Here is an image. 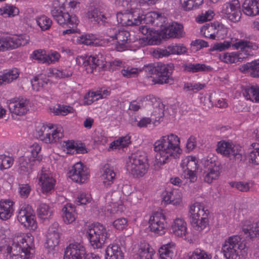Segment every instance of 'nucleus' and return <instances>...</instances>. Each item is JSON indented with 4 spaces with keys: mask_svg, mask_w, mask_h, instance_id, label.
Instances as JSON below:
<instances>
[{
    "mask_svg": "<svg viewBox=\"0 0 259 259\" xmlns=\"http://www.w3.org/2000/svg\"><path fill=\"white\" fill-rule=\"evenodd\" d=\"M180 144V138L172 133L162 136L157 140L153 145L155 164L161 166L172 159L179 158L182 153Z\"/></svg>",
    "mask_w": 259,
    "mask_h": 259,
    "instance_id": "nucleus-1",
    "label": "nucleus"
},
{
    "mask_svg": "<svg viewBox=\"0 0 259 259\" xmlns=\"http://www.w3.org/2000/svg\"><path fill=\"white\" fill-rule=\"evenodd\" d=\"M34 247V238L31 234L15 235L7 247L5 259H31Z\"/></svg>",
    "mask_w": 259,
    "mask_h": 259,
    "instance_id": "nucleus-2",
    "label": "nucleus"
},
{
    "mask_svg": "<svg viewBox=\"0 0 259 259\" xmlns=\"http://www.w3.org/2000/svg\"><path fill=\"white\" fill-rule=\"evenodd\" d=\"M232 46L236 49H240L242 53L239 54L236 52L222 53L219 56V59L221 61L228 64H232L241 61V59L242 58L252 55V50H256L258 48L257 46L255 43L244 40H240Z\"/></svg>",
    "mask_w": 259,
    "mask_h": 259,
    "instance_id": "nucleus-3",
    "label": "nucleus"
},
{
    "mask_svg": "<svg viewBox=\"0 0 259 259\" xmlns=\"http://www.w3.org/2000/svg\"><path fill=\"white\" fill-rule=\"evenodd\" d=\"M35 135L46 143H55L63 138L64 133L61 125L49 123L39 124L36 127Z\"/></svg>",
    "mask_w": 259,
    "mask_h": 259,
    "instance_id": "nucleus-4",
    "label": "nucleus"
},
{
    "mask_svg": "<svg viewBox=\"0 0 259 259\" xmlns=\"http://www.w3.org/2000/svg\"><path fill=\"white\" fill-rule=\"evenodd\" d=\"M189 217L194 230L201 232L208 225V214L200 202H195L189 206Z\"/></svg>",
    "mask_w": 259,
    "mask_h": 259,
    "instance_id": "nucleus-5",
    "label": "nucleus"
},
{
    "mask_svg": "<svg viewBox=\"0 0 259 259\" xmlns=\"http://www.w3.org/2000/svg\"><path fill=\"white\" fill-rule=\"evenodd\" d=\"M86 235L94 248H101L107 242L110 235L105 226L98 223L88 226Z\"/></svg>",
    "mask_w": 259,
    "mask_h": 259,
    "instance_id": "nucleus-6",
    "label": "nucleus"
},
{
    "mask_svg": "<svg viewBox=\"0 0 259 259\" xmlns=\"http://www.w3.org/2000/svg\"><path fill=\"white\" fill-rule=\"evenodd\" d=\"M245 248V244L239 236L229 237L222 246V251L227 259H237L240 252Z\"/></svg>",
    "mask_w": 259,
    "mask_h": 259,
    "instance_id": "nucleus-7",
    "label": "nucleus"
},
{
    "mask_svg": "<svg viewBox=\"0 0 259 259\" xmlns=\"http://www.w3.org/2000/svg\"><path fill=\"white\" fill-rule=\"evenodd\" d=\"M126 168L134 177L141 178L147 172L148 164L146 162L145 156L138 154H133L128 158Z\"/></svg>",
    "mask_w": 259,
    "mask_h": 259,
    "instance_id": "nucleus-8",
    "label": "nucleus"
},
{
    "mask_svg": "<svg viewBox=\"0 0 259 259\" xmlns=\"http://www.w3.org/2000/svg\"><path fill=\"white\" fill-rule=\"evenodd\" d=\"M216 150L218 153L229 157L230 159L234 160L237 162L241 161L245 158L241 147L228 141L218 142Z\"/></svg>",
    "mask_w": 259,
    "mask_h": 259,
    "instance_id": "nucleus-9",
    "label": "nucleus"
},
{
    "mask_svg": "<svg viewBox=\"0 0 259 259\" xmlns=\"http://www.w3.org/2000/svg\"><path fill=\"white\" fill-rule=\"evenodd\" d=\"M107 34L110 38L116 40L115 49L117 51L122 52L129 49V44L131 41L129 32L114 27L108 29Z\"/></svg>",
    "mask_w": 259,
    "mask_h": 259,
    "instance_id": "nucleus-10",
    "label": "nucleus"
},
{
    "mask_svg": "<svg viewBox=\"0 0 259 259\" xmlns=\"http://www.w3.org/2000/svg\"><path fill=\"white\" fill-rule=\"evenodd\" d=\"M18 221L24 227L31 230H35L37 227L35 216L31 206L28 204H23L17 215Z\"/></svg>",
    "mask_w": 259,
    "mask_h": 259,
    "instance_id": "nucleus-11",
    "label": "nucleus"
},
{
    "mask_svg": "<svg viewBox=\"0 0 259 259\" xmlns=\"http://www.w3.org/2000/svg\"><path fill=\"white\" fill-rule=\"evenodd\" d=\"M222 13L228 20L233 22H237L241 17L240 4L238 0H232L224 5Z\"/></svg>",
    "mask_w": 259,
    "mask_h": 259,
    "instance_id": "nucleus-12",
    "label": "nucleus"
},
{
    "mask_svg": "<svg viewBox=\"0 0 259 259\" xmlns=\"http://www.w3.org/2000/svg\"><path fill=\"white\" fill-rule=\"evenodd\" d=\"M59 226L57 222H54L49 228L45 246L49 252L54 251L59 245L61 236Z\"/></svg>",
    "mask_w": 259,
    "mask_h": 259,
    "instance_id": "nucleus-13",
    "label": "nucleus"
},
{
    "mask_svg": "<svg viewBox=\"0 0 259 259\" xmlns=\"http://www.w3.org/2000/svg\"><path fill=\"white\" fill-rule=\"evenodd\" d=\"M68 177L72 181L83 183L90 177V172L87 167L81 162L74 164L68 172Z\"/></svg>",
    "mask_w": 259,
    "mask_h": 259,
    "instance_id": "nucleus-14",
    "label": "nucleus"
},
{
    "mask_svg": "<svg viewBox=\"0 0 259 259\" xmlns=\"http://www.w3.org/2000/svg\"><path fill=\"white\" fill-rule=\"evenodd\" d=\"M51 13L54 19L60 25H77L79 23V20L75 15H70L62 10L52 9Z\"/></svg>",
    "mask_w": 259,
    "mask_h": 259,
    "instance_id": "nucleus-15",
    "label": "nucleus"
},
{
    "mask_svg": "<svg viewBox=\"0 0 259 259\" xmlns=\"http://www.w3.org/2000/svg\"><path fill=\"white\" fill-rule=\"evenodd\" d=\"M38 185L44 194L51 193L54 190L56 181L51 174L45 168H42L38 174Z\"/></svg>",
    "mask_w": 259,
    "mask_h": 259,
    "instance_id": "nucleus-16",
    "label": "nucleus"
},
{
    "mask_svg": "<svg viewBox=\"0 0 259 259\" xmlns=\"http://www.w3.org/2000/svg\"><path fill=\"white\" fill-rule=\"evenodd\" d=\"M29 101L22 97L15 98L7 102L10 111L16 115H23L28 110Z\"/></svg>",
    "mask_w": 259,
    "mask_h": 259,
    "instance_id": "nucleus-17",
    "label": "nucleus"
},
{
    "mask_svg": "<svg viewBox=\"0 0 259 259\" xmlns=\"http://www.w3.org/2000/svg\"><path fill=\"white\" fill-rule=\"evenodd\" d=\"M149 225L152 232L159 235L163 234L166 227L165 215L159 212L154 213L149 218Z\"/></svg>",
    "mask_w": 259,
    "mask_h": 259,
    "instance_id": "nucleus-18",
    "label": "nucleus"
},
{
    "mask_svg": "<svg viewBox=\"0 0 259 259\" xmlns=\"http://www.w3.org/2000/svg\"><path fill=\"white\" fill-rule=\"evenodd\" d=\"M85 249L82 243L74 242L66 247L64 259H84Z\"/></svg>",
    "mask_w": 259,
    "mask_h": 259,
    "instance_id": "nucleus-19",
    "label": "nucleus"
},
{
    "mask_svg": "<svg viewBox=\"0 0 259 259\" xmlns=\"http://www.w3.org/2000/svg\"><path fill=\"white\" fill-rule=\"evenodd\" d=\"M205 170L203 172V179L205 182L210 184L217 180L220 174V167L211 159L205 162Z\"/></svg>",
    "mask_w": 259,
    "mask_h": 259,
    "instance_id": "nucleus-20",
    "label": "nucleus"
},
{
    "mask_svg": "<svg viewBox=\"0 0 259 259\" xmlns=\"http://www.w3.org/2000/svg\"><path fill=\"white\" fill-rule=\"evenodd\" d=\"M154 72L158 77V83H171L173 81L170 77L171 66L170 65L158 63L154 67Z\"/></svg>",
    "mask_w": 259,
    "mask_h": 259,
    "instance_id": "nucleus-21",
    "label": "nucleus"
},
{
    "mask_svg": "<svg viewBox=\"0 0 259 259\" xmlns=\"http://www.w3.org/2000/svg\"><path fill=\"white\" fill-rule=\"evenodd\" d=\"M39 159H32L31 157L23 156L19 159V171L25 175L30 174L34 167L39 163Z\"/></svg>",
    "mask_w": 259,
    "mask_h": 259,
    "instance_id": "nucleus-22",
    "label": "nucleus"
},
{
    "mask_svg": "<svg viewBox=\"0 0 259 259\" xmlns=\"http://www.w3.org/2000/svg\"><path fill=\"white\" fill-rule=\"evenodd\" d=\"M141 17L143 19L142 24H151L161 27L163 26V23L166 20L163 15L156 12H150L145 15H144L142 12Z\"/></svg>",
    "mask_w": 259,
    "mask_h": 259,
    "instance_id": "nucleus-23",
    "label": "nucleus"
},
{
    "mask_svg": "<svg viewBox=\"0 0 259 259\" xmlns=\"http://www.w3.org/2000/svg\"><path fill=\"white\" fill-rule=\"evenodd\" d=\"M186 222L181 218H177L174 220L171 226L172 233L176 236L183 238L187 233Z\"/></svg>",
    "mask_w": 259,
    "mask_h": 259,
    "instance_id": "nucleus-24",
    "label": "nucleus"
},
{
    "mask_svg": "<svg viewBox=\"0 0 259 259\" xmlns=\"http://www.w3.org/2000/svg\"><path fill=\"white\" fill-rule=\"evenodd\" d=\"M62 217L63 222L66 224H70L74 222L76 218L75 208L71 203H66L62 208Z\"/></svg>",
    "mask_w": 259,
    "mask_h": 259,
    "instance_id": "nucleus-25",
    "label": "nucleus"
},
{
    "mask_svg": "<svg viewBox=\"0 0 259 259\" xmlns=\"http://www.w3.org/2000/svg\"><path fill=\"white\" fill-rule=\"evenodd\" d=\"M154 254V250L148 244L141 243L134 256L135 259H153Z\"/></svg>",
    "mask_w": 259,
    "mask_h": 259,
    "instance_id": "nucleus-26",
    "label": "nucleus"
},
{
    "mask_svg": "<svg viewBox=\"0 0 259 259\" xmlns=\"http://www.w3.org/2000/svg\"><path fill=\"white\" fill-rule=\"evenodd\" d=\"M14 202L9 199L0 201V219L7 220L10 219L14 212Z\"/></svg>",
    "mask_w": 259,
    "mask_h": 259,
    "instance_id": "nucleus-27",
    "label": "nucleus"
},
{
    "mask_svg": "<svg viewBox=\"0 0 259 259\" xmlns=\"http://www.w3.org/2000/svg\"><path fill=\"white\" fill-rule=\"evenodd\" d=\"M182 68L184 71L192 73L199 72L207 73L212 71V68L210 66L201 63H184L182 65Z\"/></svg>",
    "mask_w": 259,
    "mask_h": 259,
    "instance_id": "nucleus-28",
    "label": "nucleus"
},
{
    "mask_svg": "<svg viewBox=\"0 0 259 259\" xmlns=\"http://www.w3.org/2000/svg\"><path fill=\"white\" fill-rule=\"evenodd\" d=\"M242 94L246 100L259 103V85L257 84L247 85L243 89Z\"/></svg>",
    "mask_w": 259,
    "mask_h": 259,
    "instance_id": "nucleus-29",
    "label": "nucleus"
},
{
    "mask_svg": "<svg viewBox=\"0 0 259 259\" xmlns=\"http://www.w3.org/2000/svg\"><path fill=\"white\" fill-rule=\"evenodd\" d=\"M115 176L116 174L114 170L105 165L101 171L100 179L104 187H109L113 184L115 180Z\"/></svg>",
    "mask_w": 259,
    "mask_h": 259,
    "instance_id": "nucleus-30",
    "label": "nucleus"
},
{
    "mask_svg": "<svg viewBox=\"0 0 259 259\" xmlns=\"http://www.w3.org/2000/svg\"><path fill=\"white\" fill-rule=\"evenodd\" d=\"M163 199L167 204L179 205L182 203V193L178 189H172L170 191H166L163 195Z\"/></svg>",
    "mask_w": 259,
    "mask_h": 259,
    "instance_id": "nucleus-31",
    "label": "nucleus"
},
{
    "mask_svg": "<svg viewBox=\"0 0 259 259\" xmlns=\"http://www.w3.org/2000/svg\"><path fill=\"white\" fill-rule=\"evenodd\" d=\"M243 12L248 16L259 14V0H245L242 5Z\"/></svg>",
    "mask_w": 259,
    "mask_h": 259,
    "instance_id": "nucleus-32",
    "label": "nucleus"
},
{
    "mask_svg": "<svg viewBox=\"0 0 259 259\" xmlns=\"http://www.w3.org/2000/svg\"><path fill=\"white\" fill-rule=\"evenodd\" d=\"M9 37L10 49H14L27 45L30 40L29 36L26 34L15 35Z\"/></svg>",
    "mask_w": 259,
    "mask_h": 259,
    "instance_id": "nucleus-33",
    "label": "nucleus"
},
{
    "mask_svg": "<svg viewBox=\"0 0 259 259\" xmlns=\"http://www.w3.org/2000/svg\"><path fill=\"white\" fill-rule=\"evenodd\" d=\"M82 62V65L84 67H89L92 70L96 68L97 66H103L104 64L102 60L99 59L98 56H90L87 59L82 56L78 57L76 59V61H78L79 64H81V61Z\"/></svg>",
    "mask_w": 259,
    "mask_h": 259,
    "instance_id": "nucleus-34",
    "label": "nucleus"
},
{
    "mask_svg": "<svg viewBox=\"0 0 259 259\" xmlns=\"http://www.w3.org/2000/svg\"><path fill=\"white\" fill-rule=\"evenodd\" d=\"M156 101V98L153 95H148L141 98L138 101H133L130 103L129 108L130 110L134 111H137L139 109L144 106V103L145 102V105L152 104Z\"/></svg>",
    "mask_w": 259,
    "mask_h": 259,
    "instance_id": "nucleus-35",
    "label": "nucleus"
},
{
    "mask_svg": "<svg viewBox=\"0 0 259 259\" xmlns=\"http://www.w3.org/2000/svg\"><path fill=\"white\" fill-rule=\"evenodd\" d=\"M106 259H123V254L117 244L109 245L106 249Z\"/></svg>",
    "mask_w": 259,
    "mask_h": 259,
    "instance_id": "nucleus-36",
    "label": "nucleus"
},
{
    "mask_svg": "<svg viewBox=\"0 0 259 259\" xmlns=\"http://www.w3.org/2000/svg\"><path fill=\"white\" fill-rule=\"evenodd\" d=\"M19 75V71L17 68L6 70L3 74L0 75V85L10 83L16 79Z\"/></svg>",
    "mask_w": 259,
    "mask_h": 259,
    "instance_id": "nucleus-37",
    "label": "nucleus"
},
{
    "mask_svg": "<svg viewBox=\"0 0 259 259\" xmlns=\"http://www.w3.org/2000/svg\"><path fill=\"white\" fill-rule=\"evenodd\" d=\"M165 34L168 37L180 38L183 35V26L178 23H172L166 29Z\"/></svg>",
    "mask_w": 259,
    "mask_h": 259,
    "instance_id": "nucleus-38",
    "label": "nucleus"
},
{
    "mask_svg": "<svg viewBox=\"0 0 259 259\" xmlns=\"http://www.w3.org/2000/svg\"><path fill=\"white\" fill-rule=\"evenodd\" d=\"M181 166L183 170H197L198 160L195 157L188 156L182 160Z\"/></svg>",
    "mask_w": 259,
    "mask_h": 259,
    "instance_id": "nucleus-39",
    "label": "nucleus"
},
{
    "mask_svg": "<svg viewBox=\"0 0 259 259\" xmlns=\"http://www.w3.org/2000/svg\"><path fill=\"white\" fill-rule=\"evenodd\" d=\"M19 14V10L11 4H6L0 8V16L4 17L12 18Z\"/></svg>",
    "mask_w": 259,
    "mask_h": 259,
    "instance_id": "nucleus-40",
    "label": "nucleus"
},
{
    "mask_svg": "<svg viewBox=\"0 0 259 259\" xmlns=\"http://www.w3.org/2000/svg\"><path fill=\"white\" fill-rule=\"evenodd\" d=\"M130 143V136L121 137L110 144L109 150H120L128 146Z\"/></svg>",
    "mask_w": 259,
    "mask_h": 259,
    "instance_id": "nucleus-41",
    "label": "nucleus"
},
{
    "mask_svg": "<svg viewBox=\"0 0 259 259\" xmlns=\"http://www.w3.org/2000/svg\"><path fill=\"white\" fill-rule=\"evenodd\" d=\"M240 69L242 71L249 70L251 76L253 77H259V59L248 62L241 66Z\"/></svg>",
    "mask_w": 259,
    "mask_h": 259,
    "instance_id": "nucleus-42",
    "label": "nucleus"
},
{
    "mask_svg": "<svg viewBox=\"0 0 259 259\" xmlns=\"http://www.w3.org/2000/svg\"><path fill=\"white\" fill-rule=\"evenodd\" d=\"M243 231L250 238L256 237L259 235V221L253 223H247L244 225Z\"/></svg>",
    "mask_w": 259,
    "mask_h": 259,
    "instance_id": "nucleus-43",
    "label": "nucleus"
},
{
    "mask_svg": "<svg viewBox=\"0 0 259 259\" xmlns=\"http://www.w3.org/2000/svg\"><path fill=\"white\" fill-rule=\"evenodd\" d=\"M77 41L79 44L89 46H100L99 40L96 35L93 34H85L79 36Z\"/></svg>",
    "mask_w": 259,
    "mask_h": 259,
    "instance_id": "nucleus-44",
    "label": "nucleus"
},
{
    "mask_svg": "<svg viewBox=\"0 0 259 259\" xmlns=\"http://www.w3.org/2000/svg\"><path fill=\"white\" fill-rule=\"evenodd\" d=\"M175 247V244L170 242L162 245L159 249L160 259H171L173 256L172 248Z\"/></svg>",
    "mask_w": 259,
    "mask_h": 259,
    "instance_id": "nucleus-45",
    "label": "nucleus"
},
{
    "mask_svg": "<svg viewBox=\"0 0 259 259\" xmlns=\"http://www.w3.org/2000/svg\"><path fill=\"white\" fill-rule=\"evenodd\" d=\"M87 17L98 23L100 22H105L107 19L105 15L98 8H91L87 12Z\"/></svg>",
    "mask_w": 259,
    "mask_h": 259,
    "instance_id": "nucleus-46",
    "label": "nucleus"
},
{
    "mask_svg": "<svg viewBox=\"0 0 259 259\" xmlns=\"http://www.w3.org/2000/svg\"><path fill=\"white\" fill-rule=\"evenodd\" d=\"M142 10L139 8L131 9L128 11V19L133 23L132 26L139 25L142 24V18L141 13Z\"/></svg>",
    "mask_w": 259,
    "mask_h": 259,
    "instance_id": "nucleus-47",
    "label": "nucleus"
},
{
    "mask_svg": "<svg viewBox=\"0 0 259 259\" xmlns=\"http://www.w3.org/2000/svg\"><path fill=\"white\" fill-rule=\"evenodd\" d=\"M62 146L66 149L67 153H71V152H72V153H74L75 151L76 153H84L86 151L84 147H78L77 146V144L73 141L68 140L64 141Z\"/></svg>",
    "mask_w": 259,
    "mask_h": 259,
    "instance_id": "nucleus-48",
    "label": "nucleus"
},
{
    "mask_svg": "<svg viewBox=\"0 0 259 259\" xmlns=\"http://www.w3.org/2000/svg\"><path fill=\"white\" fill-rule=\"evenodd\" d=\"M253 182L249 181L247 182H232L230 183V185L232 188H235L239 191L242 192H247L253 186Z\"/></svg>",
    "mask_w": 259,
    "mask_h": 259,
    "instance_id": "nucleus-49",
    "label": "nucleus"
},
{
    "mask_svg": "<svg viewBox=\"0 0 259 259\" xmlns=\"http://www.w3.org/2000/svg\"><path fill=\"white\" fill-rule=\"evenodd\" d=\"M228 29L222 24L218 22L215 23V31L213 40H220L224 39L227 35Z\"/></svg>",
    "mask_w": 259,
    "mask_h": 259,
    "instance_id": "nucleus-50",
    "label": "nucleus"
},
{
    "mask_svg": "<svg viewBox=\"0 0 259 259\" xmlns=\"http://www.w3.org/2000/svg\"><path fill=\"white\" fill-rule=\"evenodd\" d=\"M211 258L210 254L199 248L190 252L188 255V259H211Z\"/></svg>",
    "mask_w": 259,
    "mask_h": 259,
    "instance_id": "nucleus-51",
    "label": "nucleus"
},
{
    "mask_svg": "<svg viewBox=\"0 0 259 259\" xmlns=\"http://www.w3.org/2000/svg\"><path fill=\"white\" fill-rule=\"evenodd\" d=\"M203 0H181L182 7L186 11L196 9L201 5Z\"/></svg>",
    "mask_w": 259,
    "mask_h": 259,
    "instance_id": "nucleus-52",
    "label": "nucleus"
},
{
    "mask_svg": "<svg viewBox=\"0 0 259 259\" xmlns=\"http://www.w3.org/2000/svg\"><path fill=\"white\" fill-rule=\"evenodd\" d=\"M37 24L42 30L49 29L52 24V20L48 17L45 15L37 16L35 18Z\"/></svg>",
    "mask_w": 259,
    "mask_h": 259,
    "instance_id": "nucleus-53",
    "label": "nucleus"
},
{
    "mask_svg": "<svg viewBox=\"0 0 259 259\" xmlns=\"http://www.w3.org/2000/svg\"><path fill=\"white\" fill-rule=\"evenodd\" d=\"M215 31V23L207 24L202 27L201 33L205 37L213 40Z\"/></svg>",
    "mask_w": 259,
    "mask_h": 259,
    "instance_id": "nucleus-54",
    "label": "nucleus"
},
{
    "mask_svg": "<svg viewBox=\"0 0 259 259\" xmlns=\"http://www.w3.org/2000/svg\"><path fill=\"white\" fill-rule=\"evenodd\" d=\"M37 211L38 216L42 219H48L52 213L51 208L46 203H40L37 207Z\"/></svg>",
    "mask_w": 259,
    "mask_h": 259,
    "instance_id": "nucleus-55",
    "label": "nucleus"
},
{
    "mask_svg": "<svg viewBox=\"0 0 259 259\" xmlns=\"http://www.w3.org/2000/svg\"><path fill=\"white\" fill-rule=\"evenodd\" d=\"M142 69L128 66L121 70V73L124 77L127 78L135 77L138 76Z\"/></svg>",
    "mask_w": 259,
    "mask_h": 259,
    "instance_id": "nucleus-56",
    "label": "nucleus"
},
{
    "mask_svg": "<svg viewBox=\"0 0 259 259\" xmlns=\"http://www.w3.org/2000/svg\"><path fill=\"white\" fill-rule=\"evenodd\" d=\"M251 146L254 150L250 152L249 156V162L255 164H259V147H257L258 144L252 143Z\"/></svg>",
    "mask_w": 259,
    "mask_h": 259,
    "instance_id": "nucleus-57",
    "label": "nucleus"
},
{
    "mask_svg": "<svg viewBox=\"0 0 259 259\" xmlns=\"http://www.w3.org/2000/svg\"><path fill=\"white\" fill-rule=\"evenodd\" d=\"M12 157L4 154L0 155V169L1 170L10 168L13 164Z\"/></svg>",
    "mask_w": 259,
    "mask_h": 259,
    "instance_id": "nucleus-58",
    "label": "nucleus"
},
{
    "mask_svg": "<svg viewBox=\"0 0 259 259\" xmlns=\"http://www.w3.org/2000/svg\"><path fill=\"white\" fill-rule=\"evenodd\" d=\"M10 231L4 228L0 229V253L6 250L7 247L9 245L5 244L8 241V238H6L7 235L9 233Z\"/></svg>",
    "mask_w": 259,
    "mask_h": 259,
    "instance_id": "nucleus-59",
    "label": "nucleus"
},
{
    "mask_svg": "<svg viewBox=\"0 0 259 259\" xmlns=\"http://www.w3.org/2000/svg\"><path fill=\"white\" fill-rule=\"evenodd\" d=\"M116 18L118 22L123 26H132L133 23L128 19V11L117 13Z\"/></svg>",
    "mask_w": 259,
    "mask_h": 259,
    "instance_id": "nucleus-60",
    "label": "nucleus"
},
{
    "mask_svg": "<svg viewBox=\"0 0 259 259\" xmlns=\"http://www.w3.org/2000/svg\"><path fill=\"white\" fill-rule=\"evenodd\" d=\"M60 58V55L55 51H51L48 54L46 55V64H54L58 62Z\"/></svg>",
    "mask_w": 259,
    "mask_h": 259,
    "instance_id": "nucleus-61",
    "label": "nucleus"
},
{
    "mask_svg": "<svg viewBox=\"0 0 259 259\" xmlns=\"http://www.w3.org/2000/svg\"><path fill=\"white\" fill-rule=\"evenodd\" d=\"M205 84L199 82H187L184 84V89L189 91H192L194 92H197L204 88Z\"/></svg>",
    "mask_w": 259,
    "mask_h": 259,
    "instance_id": "nucleus-62",
    "label": "nucleus"
},
{
    "mask_svg": "<svg viewBox=\"0 0 259 259\" xmlns=\"http://www.w3.org/2000/svg\"><path fill=\"white\" fill-rule=\"evenodd\" d=\"M214 16V13L211 10H208L204 13H202L196 18V21L198 23H203L207 21L211 20Z\"/></svg>",
    "mask_w": 259,
    "mask_h": 259,
    "instance_id": "nucleus-63",
    "label": "nucleus"
},
{
    "mask_svg": "<svg viewBox=\"0 0 259 259\" xmlns=\"http://www.w3.org/2000/svg\"><path fill=\"white\" fill-rule=\"evenodd\" d=\"M152 56L155 58H161L164 57H168L170 55L169 50L163 48H158L152 52Z\"/></svg>",
    "mask_w": 259,
    "mask_h": 259,
    "instance_id": "nucleus-64",
    "label": "nucleus"
}]
</instances>
